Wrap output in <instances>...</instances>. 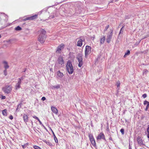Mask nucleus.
<instances>
[{"instance_id": "nucleus-1", "label": "nucleus", "mask_w": 149, "mask_h": 149, "mask_svg": "<svg viewBox=\"0 0 149 149\" xmlns=\"http://www.w3.org/2000/svg\"><path fill=\"white\" fill-rule=\"evenodd\" d=\"M46 31L44 29H42L39 31L40 34L38 39V40L41 43H43L45 40L46 38Z\"/></svg>"}, {"instance_id": "nucleus-2", "label": "nucleus", "mask_w": 149, "mask_h": 149, "mask_svg": "<svg viewBox=\"0 0 149 149\" xmlns=\"http://www.w3.org/2000/svg\"><path fill=\"white\" fill-rule=\"evenodd\" d=\"M66 68L69 74H71L73 72V69L72 64L71 63L70 61H68L66 65Z\"/></svg>"}, {"instance_id": "nucleus-3", "label": "nucleus", "mask_w": 149, "mask_h": 149, "mask_svg": "<svg viewBox=\"0 0 149 149\" xmlns=\"http://www.w3.org/2000/svg\"><path fill=\"white\" fill-rule=\"evenodd\" d=\"M64 63L62 57L60 56L58 57V60H57L55 65H58V67H62Z\"/></svg>"}, {"instance_id": "nucleus-4", "label": "nucleus", "mask_w": 149, "mask_h": 149, "mask_svg": "<svg viewBox=\"0 0 149 149\" xmlns=\"http://www.w3.org/2000/svg\"><path fill=\"white\" fill-rule=\"evenodd\" d=\"M2 90L5 93H9L11 91V86H6L2 88Z\"/></svg>"}, {"instance_id": "nucleus-5", "label": "nucleus", "mask_w": 149, "mask_h": 149, "mask_svg": "<svg viewBox=\"0 0 149 149\" xmlns=\"http://www.w3.org/2000/svg\"><path fill=\"white\" fill-rule=\"evenodd\" d=\"M113 35V31L111 30L110 32H109V34L107 35L106 41L108 43H109L111 40V39L112 38Z\"/></svg>"}, {"instance_id": "nucleus-6", "label": "nucleus", "mask_w": 149, "mask_h": 149, "mask_svg": "<svg viewBox=\"0 0 149 149\" xmlns=\"http://www.w3.org/2000/svg\"><path fill=\"white\" fill-rule=\"evenodd\" d=\"M88 136L92 145L94 146H95L96 145L95 142L93 135L90 134H89Z\"/></svg>"}, {"instance_id": "nucleus-7", "label": "nucleus", "mask_w": 149, "mask_h": 149, "mask_svg": "<svg viewBox=\"0 0 149 149\" xmlns=\"http://www.w3.org/2000/svg\"><path fill=\"white\" fill-rule=\"evenodd\" d=\"M91 47L88 46H86V50L85 51V56L86 57L91 52Z\"/></svg>"}, {"instance_id": "nucleus-8", "label": "nucleus", "mask_w": 149, "mask_h": 149, "mask_svg": "<svg viewBox=\"0 0 149 149\" xmlns=\"http://www.w3.org/2000/svg\"><path fill=\"white\" fill-rule=\"evenodd\" d=\"M64 47V45L63 44H61L59 46H58L56 51V53H60L61 51L62 50Z\"/></svg>"}, {"instance_id": "nucleus-9", "label": "nucleus", "mask_w": 149, "mask_h": 149, "mask_svg": "<svg viewBox=\"0 0 149 149\" xmlns=\"http://www.w3.org/2000/svg\"><path fill=\"white\" fill-rule=\"evenodd\" d=\"M101 139H103L106 141L105 136L103 133H100L97 137V140H100Z\"/></svg>"}, {"instance_id": "nucleus-10", "label": "nucleus", "mask_w": 149, "mask_h": 149, "mask_svg": "<svg viewBox=\"0 0 149 149\" xmlns=\"http://www.w3.org/2000/svg\"><path fill=\"white\" fill-rule=\"evenodd\" d=\"M37 15L36 14H35V15H33L32 16L27 17L26 18L23 19V20L24 21H26V20H33L35 19H36L37 18Z\"/></svg>"}, {"instance_id": "nucleus-11", "label": "nucleus", "mask_w": 149, "mask_h": 149, "mask_svg": "<svg viewBox=\"0 0 149 149\" xmlns=\"http://www.w3.org/2000/svg\"><path fill=\"white\" fill-rule=\"evenodd\" d=\"M51 110L53 113L56 115L58 114V111L57 109L55 107L52 106L51 107Z\"/></svg>"}, {"instance_id": "nucleus-12", "label": "nucleus", "mask_w": 149, "mask_h": 149, "mask_svg": "<svg viewBox=\"0 0 149 149\" xmlns=\"http://www.w3.org/2000/svg\"><path fill=\"white\" fill-rule=\"evenodd\" d=\"M21 79H19L18 82L15 86V88L16 89H18L20 88V85L21 84Z\"/></svg>"}, {"instance_id": "nucleus-13", "label": "nucleus", "mask_w": 149, "mask_h": 149, "mask_svg": "<svg viewBox=\"0 0 149 149\" xmlns=\"http://www.w3.org/2000/svg\"><path fill=\"white\" fill-rule=\"evenodd\" d=\"M105 37L104 36H102L100 38V44L101 45L104 43L105 40Z\"/></svg>"}, {"instance_id": "nucleus-14", "label": "nucleus", "mask_w": 149, "mask_h": 149, "mask_svg": "<svg viewBox=\"0 0 149 149\" xmlns=\"http://www.w3.org/2000/svg\"><path fill=\"white\" fill-rule=\"evenodd\" d=\"M82 40L81 39H79L77 43V46L81 47L82 45Z\"/></svg>"}, {"instance_id": "nucleus-15", "label": "nucleus", "mask_w": 149, "mask_h": 149, "mask_svg": "<svg viewBox=\"0 0 149 149\" xmlns=\"http://www.w3.org/2000/svg\"><path fill=\"white\" fill-rule=\"evenodd\" d=\"M137 141L138 142V144L139 145H141L143 143V141L142 139L140 137L138 136L137 138Z\"/></svg>"}, {"instance_id": "nucleus-16", "label": "nucleus", "mask_w": 149, "mask_h": 149, "mask_svg": "<svg viewBox=\"0 0 149 149\" xmlns=\"http://www.w3.org/2000/svg\"><path fill=\"white\" fill-rule=\"evenodd\" d=\"M0 16L1 17H2L3 16H4V17L6 18L5 21L6 22L8 20V16L7 15L5 14H4V13H1V14L0 13Z\"/></svg>"}, {"instance_id": "nucleus-17", "label": "nucleus", "mask_w": 149, "mask_h": 149, "mask_svg": "<svg viewBox=\"0 0 149 149\" xmlns=\"http://www.w3.org/2000/svg\"><path fill=\"white\" fill-rule=\"evenodd\" d=\"M3 63L4 64V67L5 69H8L9 67V66L8 65L7 62L6 61H4Z\"/></svg>"}, {"instance_id": "nucleus-18", "label": "nucleus", "mask_w": 149, "mask_h": 149, "mask_svg": "<svg viewBox=\"0 0 149 149\" xmlns=\"http://www.w3.org/2000/svg\"><path fill=\"white\" fill-rule=\"evenodd\" d=\"M23 118L24 121L26 123L28 121V117L25 114L23 115Z\"/></svg>"}, {"instance_id": "nucleus-19", "label": "nucleus", "mask_w": 149, "mask_h": 149, "mask_svg": "<svg viewBox=\"0 0 149 149\" xmlns=\"http://www.w3.org/2000/svg\"><path fill=\"white\" fill-rule=\"evenodd\" d=\"M77 58L79 62H82V58L81 54H80V55H79L77 57Z\"/></svg>"}, {"instance_id": "nucleus-20", "label": "nucleus", "mask_w": 149, "mask_h": 149, "mask_svg": "<svg viewBox=\"0 0 149 149\" xmlns=\"http://www.w3.org/2000/svg\"><path fill=\"white\" fill-rule=\"evenodd\" d=\"M57 75L59 77L61 78L63 76V73L61 72L60 71H58L57 72Z\"/></svg>"}, {"instance_id": "nucleus-21", "label": "nucleus", "mask_w": 149, "mask_h": 149, "mask_svg": "<svg viewBox=\"0 0 149 149\" xmlns=\"http://www.w3.org/2000/svg\"><path fill=\"white\" fill-rule=\"evenodd\" d=\"M51 130L52 131V133H53V135H54V139L56 143H57L58 142V140H57V138H56V136H55L54 132H53V131H52V129H51Z\"/></svg>"}, {"instance_id": "nucleus-22", "label": "nucleus", "mask_w": 149, "mask_h": 149, "mask_svg": "<svg viewBox=\"0 0 149 149\" xmlns=\"http://www.w3.org/2000/svg\"><path fill=\"white\" fill-rule=\"evenodd\" d=\"M2 114L4 116H6L7 115V110L6 109H4L3 110Z\"/></svg>"}, {"instance_id": "nucleus-23", "label": "nucleus", "mask_w": 149, "mask_h": 149, "mask_svg": "<svg viewBox=\"0 0 149 149\" xmlns=\"http://www.w3.org/2000/svg\"><path fill=\"white\" fill-rule=\"evenodd\" d=\"M148 72V71L147 69H144L143 71V75H146L147 74Z\"/></svg>"}, {"instance_id": "nucleus-24", "label": "nucleus", "mask_w": 149, "mask_h": 149, "mask_svg": "<svg viewBox=\"0 0 149 149\" xmlns=\"http://www.w3.org/2000/svg\"><path fill=\"white\" fill-rule=\"evenodd\" d=\"M130 54V50H127L125 54V55L124 56V57L125 58L126 57V56L127 55H129Z\"/></svg>"}, {"instance_id": "nucleus-25", "label": "nucleus", "mask_w": 149, "mask_h": 149, "mask_svg": "<svg viewBox=\"0 0 149 149\" xmlns=\"http://www.w3.org/2000/svg\"><path fill=\"white\" fill-rule=\"evenodd\" d=\"M21 103L20 104H19L17 106V108L16 109V111H19V109L21 108Z\"/></svg>"}, {"instance_id": "nucleus-26", "label": "nucleus", "mask_w": 149, "mask_h": 149, "mask_svg": "<svg viewBox=\"0 0 149 149\" xmlns=\"http://www.w3.org/2000/svg\"><path fill=\"white\" fill-rule=\"evenodd\" d=\"M118 88V90H119V88L120 86V83L119 81H118L116 83V84Z\"/></svg>"}, {"instance_id": "nucleus-27", "label": "nucleus", "mask_w": 149, "mask_h": 149, "mask_svg": "<svg viewBox=\"0 0 149 149\" xmlns=\"http://www.w3.org/2000/svg\"><path fill=\"white\" fill-rule=\"evenodd\" d=\"M144 105H148V106H149V102L146 101H145L144 102Z\"/></svg>"}, {"instance_id": "nucleus-28", "label": "nucleus", "mask_w": 149, "mask_h": 149, "mask_svg": "<svg viewBox=\"0 0 149 149\" xmlns=\"http://www.w3.org/2000/svg\"><path fill=\"white\" fill-rule=\"evenodd\" d=\"M15 29L17 31H19L21 30V28L19 26H18L15 28Z\"/></svg>"}, {"instance_id": "nucleus-29", "label": "nucleus", "mask_w": 149, "mask_h": 149, "mask_svg": "<svg viewBox=\"0 0 149 149\" xmlns=\"http://www.w3.org/2000/svg\"><path fill=\"white\" fill-rule=\"evenodd\" d=\"M147 132L148 133V134L147 135V137L149 139V125L148 126V127L147 129Z\"/></svg>"}, {"instance_id": "nucleus-30", "label": "nucleus", "mask_w": 149, "mask_h": 149, "mask_svg": "<svg viewBox=\"0 0 149 149\" xmlns=\"http://www.w3.org/2000/svg\"><path fill=\"white\" fill-rule=\"evenodd\" d=\"M43 141L46 143L48 145H50L51 144V143L50 142L48 141H47L46 140L44 141Z\"/></svg>"}, {"instance_id": "nucleus-31", "label": "nucleus", "mask_w": 149, "mask_h": 149, "mask_svg": "<svg viewBox=\"0 0 149 149\" xmlns=\"http://www.w3.org/2000/svg\"><path fill=\"white\" fill-rule=\"evenodd\" d=\"M83 64V61L79 62L78 64V66L79 67H81Z\"/></svg>"}, {"instance_id": "nucleus-32", "label": "nucleus", "mask_w": 149, "mask_h": 149, "mask_svg": "<svg viewBox=\"0 0 149 149\" xmlns=\"http://www.w3.org/2000/svg\"><path fill=\"white\" fill-rule=\"evenodd\" d=\"M124 27V26H123L122 27V28L121 29L120 33H119V34L121 33H123V28Z\"/></svg>"}, {"instance_id": "nucleus-33", "label": "nucleus", "mask_w": 149, "mask_h": 149, "mask_svg": "<svg viewBox=\"0 0 149 149\" xmlns=\"http://www.w3.org/2000/svg\"><path fill=\"white\" fill-rule=\"evenodd\" d=\"M33 148L35 149H41L40 148V147H39L38 146H34Z\"/></svg>"}, {"instance_id": "nucleus-34", "label": "nucleus", "mask_w": 149, "mask_h": 149, "mask_svg": "<svg viewBox=\"0 0 149 149\" xmlns=\"http://www.w3.org/2000/svg\"><path fill=\"white\" fill-rule=\"evenodd\" d=\"M109 25H107L106 26L104 30V31H106L109 28Z\"/></svg>"}, {"instance_id": "nucleus-35", "label": "nucleus", "mask_w": 149, "mask_h": 149, "mask_svg": "<svg viewBox=\"0 0 149 149\" xmlns=\"http://www.w3.org/2000/svg\"><path fill=\"white\" fill-rule=\"evenodd\" d=\"M3 72H4V75L5 76L7 75V73L6 69H5V70H4Z\"/></svg>"}, {"instance_id": "nucleus-36", "label": "nucleus", "mask_w": 149, "mask_h": 149, "mask_svg": "<svg viewBox=\"0 0 149 149\" xmlns=\"http://www.w3.org/2000/svg\"><path fill=\"white\" fill-rule=\"evenodd\" d=\"M124 130L123 129H121L120 130V132L123 134H124Z\"/></svg>"}, {"instance_id": "nucleus-37", "label": "nucleus", "mask_w": 149, "mask_h": 149, "mask_svg": "<svg viewBox=\"0 0 149 149\" xmlns=\"http://www.w3.org/2000/svg\"><path fill=\"white\" fill-rule=\"evenodd\" d=\"M53 88H54L58 89L60 88V86L59 85H58V86H53Z\"/></svg>"}, {"instance_id": "nucleus-38", "label": "nucleus", "mask_w": 149, "mask_h": 149, "mask_svg": "<svg viewBox=\"0 0 149 149\" xmlns=\"http://www.w3.org/2000/svg\"><path fill=\"white\" fill-rule=\"evenodd\" d=\"M33 117L37 120L39 119L36 116H33Z\"/></svg>"}, {"instance_id": "nucleus-39", "label": "nucleus", "mask_w": 149, "mask_h": 149, "mask_svg": "<svg viewBox=\"0 0 149 149\" xmlns=\"http://www.w3.org/2000/svg\"><path fill=\"white\" fill-rule=\"evenodd\" d=\"M142 97L144 98H145L147 97V95L146 94H143L142 95Z\"/></svg>"}, {"instance_id": "nucleus-40", "label": "nucleus", "mask_w": 149, "mask_h": 149, "mask_svg": "<svg viewBox=\"0 0 149 149\" xmlns=\"http://www.w3.org/2000/svg\"><path fill=\"white\" fill-rule=\"evenodd\" d=\"M45 100L46 98L44 97H42L41 98V100L43 101Z\"/></svg>"}, {"instance_id": "nucleus-41", "label": "nucleus", "mask_w": 149, "mask_h": 149, "mask_svg": "<svg viewBox=\"0 0 149 149\" xmlns=\"http://www.w3.org/2000/svg\"><path fill=\"white\" fill-rule=\"evenodd\" d=\"M9 118L11 120H12L13 119V117L12 115H10L9 117Z\"/></svg>"}, {"instance_id": "nucleus-42", "label": "nucleus", "mask_w": 149, "mask_h": 149, "mask_svg": "<svg viewBox=\"0 0 149 149\" xmlns=\"http://www.w3.org/2000/svg\"><path fill=\"white\" fill-rule=\"evenodd\" d=\"M6 98V97L5 96H2L1 99H4Z\"/></svg>"}, {"instance_id": "nucleus-43", "label": "nucleus", "mask_w": 149, "mask_h": 149, "mask_svg": "<svg viewBox=\"0 0 149 149\" xmlns=\"http://www.w3.org/2000/svg\"><path fill=\"white\" fill-rule=\"evenodd\" d=\"M38 120L39 121V122L40 123V125H42V123H41V121L40 120H39V119Z\"/></svg>"}, {"instance_id": "nucleus-44", "label": "nucleus", "mask_w": 149, "mask_h": 149, "mask_svg": "<svg viewBox=\"0 0 149 149\" xmlns=\"http://www.w3.org/2000/svg\"><path fill=\"white\" fill-rule=\"evenodd\" d=\"M22 146L23 148H26V145H22Z\"/></svg>"}, {"instance_id": "nucleus-45", "label": "nucleus", "mask_w": 149, "mask_h": 149, "mask_svg": "<svg viewBox=\"0 0 149 149\" xmlns=\"http://www.w3.org/2000/svg\"><path fill=\"white\" fill-rule=\"evenodd\" d=\"M149 106H148V105H147L146 107V109H145V110L146 111L147 110V109H148V108Z\"/></svg>"}, {"instance_id": "nucleus-46", "label": "nucleus", "mask_w": 149, "mask_h": 149, "mask_svg": "<svg viewBox=\"0 0 149 149\" xmlns=\"http://www.w3.org/2000/svg\"><path fill=\"white\" fill-rule=\"evenodd\" d=\"M20 79H21V80H23L24 79V78L23 77H22L21 78H20Z\"/></svg>"}, {"instance_id": "nucleus-47", "label": "nucleus", "mask_w": 149, "mask_h": 149, "mask_svg": "<svg viewBox=\"0 0 149 149\" xmlns=\"http://www.w3.org/2000/svg\"><path fill=\"white\" fill-rule=\"evenodd\" d=\"M129 149H132V148L130 147H129Z\"/></svg>"}, {"instance_id": "nucleus-48", "label": "nucleus", "mask_w": 149, "mask_h": 149, "mask_svg": "<svg viewBox=\"0 0 149 149\" xmlns=\"http://www.w3.org/2000/svg\"><path fill=\"white\" fill-rule=\"evenodd\" d=\"M26 69H25V70H24V71L23 72H25L26 70Z\"/></svg>"}, {"instance_id": "nucleus-49", "label": "nucleus", "mask_w": 149, "mask_h": 149, "mask_svg": "<svg viewBox=\"0 0 149 149\" xmlns=\"http://www.w3.org/2000/svg\"><path fill=\"white\" fill-rule=\"evenodd\" d=\"M54 16H53V17H52V18H54Z\"/></svg>"}, {"instance_id": "nucleus-50", "label": "nucleus", "mask_w": 149, "mask_h": 149, "mask_svg": "<svg viewBox=\"0 0 149 149\" xmlns=\"http://www.w3.org/2000/svg\"><path fill=\"white\" fill-rule=\"evenodd\" d=\"M1 37V35H0V38Z\"/></svg>"}]
</instances>
